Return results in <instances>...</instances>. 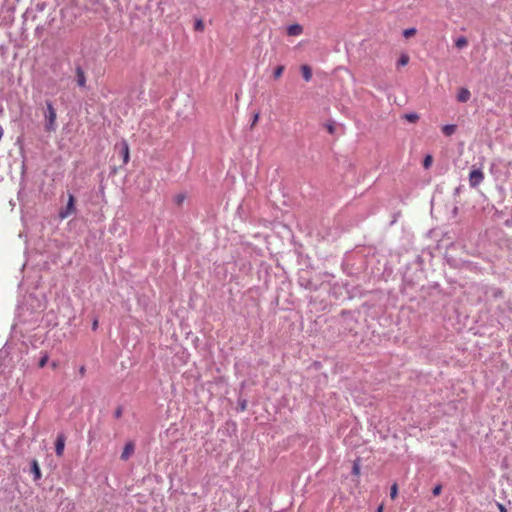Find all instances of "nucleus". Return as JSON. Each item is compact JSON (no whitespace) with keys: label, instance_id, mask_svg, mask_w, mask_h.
I'll return each instance as SVG.
<instances>
[{"label":"nucleus","instance_id":"nucleus-31","mask_svg":"<svg viewBox=\"0 0 512 512\" xmlns=\"http://www.w3.org/2000/svg\"><path fill=\"white\" fill-rule=\"evenodd\" d=\"M326 128L330 134H334L335 132V126L333 123H327Z\"/></svg>","mask_w":512,"mask_h":512},{"label":"nucleus","instance_id":"nucleus-29","mask_svg":"<svg viewBox=\"0 0 512 512\" xmlns=\"http://www.w3.org/2000/svg\"><path fill=\"white\" fill-rule=\"evenodd\" d=\"M441 491H442V486L436 485L432 490V494H433V496H439Z\"/></svg>","mask_w":512,"mask_h":512},{"label":"nucleus","instance_id":"nucleus-5","mask_svg":"<svg viewBox=\"0 0 512 512\" xmlns=\"http://www.w3.org/2000/svg\"><path fill=\"white\" fill-rule=\"evenodd\" d=\"M75 80L80 88H86V75L79 63L75 64Z\"/></svg>","mask_w":512,"mask_h":512},{"label":"nucleus","instance_id":"nucleus-7","mask_svg":"<svg viewBox=\"0 0 512 512\" xmlns=\"http://www.w3.org/2000/svg\"><path fill=\"white\" fill-rule=\"evenodd\" d=\"M65 442H66V436L64 435V433H59L57 435L56 441H55V454L58 457H61L64 453Z\"/></svg>","mask_w":512,"mask_h":512},{"label":"nucleus","instance_id":"nucleus-3","mask_svg":"<svg viewBox=\"0 0 512 512\" xmlns=\"http://www.w3.org/2000/svg\"><path fill=\"white\" fill-rule=\"evenodd\" d=\"M115 150H117L121 155L123 164H127L130 159V150L128 142L123 139L121 142L115 144Z\"/></svg>","mask_w":512,"mask_h":512},{"label":"nucleus","instance_id":"nucleus-32","mask_svg":"<svg viewBox=\"0 0 512 512\" xmlns=\"http://www.w3.org/2000/svg\"><path fill=\"white\" fill-rule=\"evenodd\" d=\"M359 472H360L359 464L355 462L354 465H353V468H352V473L355 474V475H358Z\"/></svg>","mask_w":512,"mask_h":512},{"label":"nucleus","instance_id":"nucleus-15","mask_svg":"<svg viewBox=\"0 0 512 512\" xmlns=\"http://www.w3.org/2000/svg\"><path fill=\"white\" fill-rule=\"evenodd\" d=\"M457 126L455 124H446L442 127V132L445 136H451L455 133Z\"/></svg>","mask_w":512,"mask_h":512},{"label":"nucleus","instance_id":"nucleus-22","mask_svg":"<svg viewBox=\"0 0 512 512\" xmlns=\"http://www.w3.org/2000/svg\"><path fill=\"white\" fill-rule=\"evenodd\" d=\"M502 165V161H495L490 166V171L493 175H496L498 173L499 166Z\"/></svg>","mask_w":512,"mask_h":512},{"label":"nucleus","instance_id":"nucleus-21","mask_svg":"<svg viewBox=\"0 0 512 512\" xmlns=\"http://www.w3.org/2000/svg\"><path fill=\"white\" fill-rule=\"evenodd\" d=\"M416 32H417V30H416V28H414V27L407 28V29H405V30L403 31V36H404L405 38H409V37H411V36L415 35V34H416Z\"/></svg>","mask_w":512,"mask_h":512},{"label":"nucleus","instance_id":"nucleus-16","mask_svg":"<svg viewBox=\"0 0 512 512\" xmlns=\"http://www.w3.org/2000/svg\"><path fill=\"white\" fill-rule=\"evenodd\" d=\"M403 118L410 123H415L419 120V115L415 112H410V113L404 114Z\"/></svg>","mask_w":512,"mask_h":512},{"label":"nucleus","instance_id":"nucleus-17","mask_svg":"<svg viewBox=\"0 0 512 512\" xmlns=\"http://www.w3.org/2000/svg\"><path fill=\"white\" fill-rule=\"evenodd\" d=\"M468 44V41L467 39L464 37V36H461L459 37L456 41H455V46L458 48V49H462L464 47H466Z\"/></svg>","mask_w":512,"mask_h":512},{"label":"nucleus","instance_id":"nucleus-8","mask_svg":"<svg viewBox=\"0 0 512 512\" xmlns=\"http://www.w3.org/2000/svg\"><path fill=\"white\" fill-rule=\"evenodd\" d=\"M30 473L33 475V480L38 482L42 478L41 469L36 459L30 461Z\"/></svg>","mask_w":512,"mask_h":512},{"label":"nucleus","instance_id":"nucleus-24","mask_svg":"<svg viewBox=\"0 0 512 512\" xmlns=\"http://www.w3.org/2000/svg\"><path fill=\"white\" fill-rule=\"evenodd\" d=\"M398 495V486L397 483H394L390 488V497L391 499H395Z\"/></svg>","mask_w":512,"mask_h":512},{"label":"nucleus","instance_id":"nucleus-10","mask_svg":"<svg viewBox=\"0 0 512 512\" xmlns=\"http://www.w3.org/2000/svg\"><path fill=\"white\" fill-rule=\"evenodd\" d=\"M135 445L132 441H129L125 444L124 449L121 453V460L126 461L130 458V456L134 453Z\"/></svg>","mask_w":512,"mask_h":512},{"label":"nucleus","instance_id":"nucleus-19","mask_svg":"<svg viewBox=\"0 0 512 512\" xmlns=\"http://www.w3.org/2000/svg\"><path fill=\"white\" fill-rule=\"evenodd\" d=\"M18 2L19 0H4V6L7 8V10L13 11Z\"/></svg>","mask_w":512,"mask_h":512},{"label":"nucleus","instance_id":"nucleus-30","mask_svg":"<svg viewBox=\"0 0 512 512\" xmlns=\"http://www.w3.org/2000/svg\"><path fill=\"white\" fill-rule=\"evenodd\" d=\"M45 7H46L45 2H39V3H37V4L35 5V9H36L38 12H42V11H44Z\"/></svg>","mask_w":512,"mask_h":512},{"label":"nucleus","instance_id":"nucleus-35","mask_svg":"<svg viewBox=\"0 0 512 512\" xmlns=\"http://www.w3.org/2000/svg\"><path fill=\"white\" fill-rule=\"evenodd\" d=\"M506 227H512V217L504 221Z\"/></svg>","mask_w":512,"mask_h":512},{"label":"nucleus","instance_id":"nucleus-14","mask_svg":"<svg viewBox=\"0 0 512 512\" xmlns=\"http://www.w3.org/2000/svg\"><path fill=\"white\" fill-rule=\"evenodd\" d=\"M302 77L306 82H309L312 79V70L308 65L301 66Z\"/></svg>","mask_w":512,"mask_h":512},{"label":"nucleus","instance_id":"nucleus-11","mask_svg":"<svg viewBox=\"0 0 512 512\" xmlns=\"http://www.w3.org/2000/svg\"><path fill=\"white\" fill-rule=\"evenodd\" d=\"M303 32V27L300 24H291L287 28L289 36H299Z\"/></svg>","mask_w":512,"mask_h":512},{"label":"nucleus","instance_id":"nucleus-38","mask_svg":"<svg viewBox=\"0 0 512 512\" xmlns=\"http://www.w3.org/2000/svg\"><path fill=\"white\" fill-rule=\"evenodd\" d=\"M97 327H98V321H97V320H94V321H93V324H92V329H93V330H96V329H97Z\"/></svg>","mask_w":512,"mask_h":512},{"label":"nucleus","instance_id":"nucleus-20","mask_svg":"<svg viewBox=\"0 0 512 512\" xmlns=\"http://www.w3.org/2000/svg\"><path fill=\"white\" fill-rule=\"evenodd\" d=\"M408 62H409V56L407 54H402L397 61V65L405 66L408 64Z\"/></svg>","mask_w":512,"mask_h":512},{"label":"nucleus","instance_id":"nucleus-1","mask_svg":"<svg viewBox=\"0 0 512 512\" xmlns=\"http://www.w3.org/2000/svg\"><path fill=\"white\" fill-rule=\"evenodd\" d=\"M46 110L44 112V128L47 132H54L56 130V109L53 106L52 101L46 100Z\"/></svg>","mask_w":512,"mask_h":512},{"label":"nucleus","instance_id":"nucleus-23","mask_svg":"<svg viewBox=\"0 0 512 512\" xmlns=\"http://www.w3.org/2000/svg\"><path fill=\"white\" fill-rule=\"evenodd\" d=\"M186 199V195L184 193H179L177 194L175 197H174V202L177 204V205H181L184 200Z\"/></svg>","mask_w":512,"mask_h":512},{"label":"nucleus","instance_id":"nucleus-25","mask_svg":"<svg viewBox=\"0 0 512 512\" xmlns=\"http://www.w3.org/2000/svg\"><path fill=\"white\" fill-rule=\"evenodd\" d=\"M247 408V400L239 398L238 400V409L240 411H245Z\"/></svg>","mask_w":512,"mask_h":512},{"label":"nucleus","instance_id":"nucleus-13","mask_svg":"<svg viewBox=\"0 0 512 512\" xmlns=\"http://www.w3.org/2000/svg\"><path fill=\"white\" fill-rule=\"evenodd\" d=\"M48 361H49V353L44 350L40 351L37 366L39 368H43L47 365Z\"/></svg>","mask_w":512,"mask_h":512},{"label":"nucleus","instance_id":"nucleus-28","mask_svg":"<svg viewBox=\"0 0 512 512\" xmlns=\"http://www.w3.org/2000/svg\"><path fill=\"white\" fill-rule=\"evenodd\" d=\"M122 414H123V408H122V406H118L116 408V410L114 411V417L116 419H119V418H121Z\"/></svg>","mask_w":512,"mask_h":512},{"label":"nucleus","instance_id":"nucleus-26","mask_svg":"<svg viewBox=\"0 0 512 512\" xmlns=\"http://www.w3.org/2000/svg\"><path fill=\"white\" fill-rule=\"evenodd\" d=\"M432 161H433L432 156H431V155H427V156L424 158L423 166H424L425 168H429V167L431 166V164H432Z\"/></svg>","mask_w":512,"mask_h":512},{"label":"nucleus","instance_id":"nucleus-6","mask_svg":"<svg viewBox=\"0 0 512 512\" xmlns=\"http://www.w3.org/2000/svg\"><path fill=\"white\" fill-rule=\"evenodd\" d=\"M298 284L310 291H317L319 289V285L317 283H314L310 278H306L303 275L298 277Z\"/></svg>","mask_w":512,"mask_h":512},{"label":"nucleus","instance_id":"nucleus-39","mask_svg":"<svg viewBox=\"0 0 512 512\" xmlns=\"http://www.w3.org/2000/svg\"><path fill=\"white\" fill-rule=\"evenodd\" d=\"M50 365H51L52 369H56L58 367V363L56 361H52L50 363Z\"/></svg>","mask_w":512,"mask_h":512},{"label":"nucleus","instance_id":"nucleus-12","mask_svg":"<svg viewBox=\"0 0 512 512\" xmlns=\"http://www.w3.org/2000/svg\"><path fill=\"white\" fill-rule=\"evenodd\" d=\"M471 93L467 88H461L457 94V100L461 103L469 101Z\"/></svg>","mask_w":512,"mask_h":512},{"label":"nucleus","instance_id":"nucleus-36","mask_svg":"<svg viewBox=\"0 0 512 512\" xmlns=\"http://www.w3.org/2000/svg\"><path fill=\"white\" fill-rule=\"evenodd\" d=\"M463 186L459 185L458 187L455 188L454 190V195H458L460 194L461 190H462Z\"/></svg>","mask_w":512,"mask_h":512},{"label":"nucleus","instance_id":"nucleus-9","mask_svg":"<svg viewBox=\"0 0 512 512\" xmlns=\"http://www.w3.org/2000/svg\"><path fill=\"white\" fill-rule=\"evenodd\" d=\"M50 70L56 76L64 75V72H63V61L61 59H59V58L54 59L52 61V63L50 64Z\"/></svg>","mask_w":512,"mask_h":512},{"label":"nucleus","instance_id":"nucleus-40","mask_svg":"<svg viewBox=\"0 0 512 512\" xmlns=\"http://www.w3.org/2000/svg\"><path fill=\"white\" fill-rule=\"evenodd\" d=\"M383 510H384V507H383V504H381V505H379V506L377 507V509H376V511H375V512H383Z\"/></svg>","mask_w":512,"mask_h":512},{"label":"nucleus","instance_id":"nucleus-37","mask_svg":"<svg viewBox=\"0 0 512 512\" xmlns=\"http://www.w3.org/2000/svg\"><path fill=\"white\" fill-rule=\"evenodd\" d=\"M85 372H86L85 367H84V366H81V367H80V369H79V373H80V375H81V376H84Z\"/></svg>","mask_w":512,"mask_h":512},{"label":"nucleus","instance_id":"nucleus-27","mask_svg":"<svg viewBox=\"0 0 512 512\" xmlns=\"http://www.w3.org/2000/svg\"><path fill=\"white\" fill-rule=\"evenodd\" d=\"M194 28L195 30L197 31H202L204 29V23L201 19H198L195 21V25H194Z\"/></svg>","mask_w":512,"mask_h":512},{"label":"nucleus","instance_id":"nucleus-2","mask_svg":"<svg viewBox=\"0 0 512 512\" xmlns=\"http://www.w3.org/2000/svg\"><path fill=\"white\" fill-rule=\"evenodd\" d=\"M67 196H68V200H67L66 206L61 208L58 213V217L60 220H64L76 213V206H75L76 199H75L74 195L72 193L68 192Z\"/></svg>","mask_w":512,"mask_h":512},{"label":"nucleus","instance_id":"nucleus-33","mask_svg":"<svg viewBox=\"0 0 512 512\" xmlns=\"http://www.w3.org/2000/svg\"><path fill=\"white\" fill-rule=\"evenodd\" d=\"M258 120H259V113L257 112L253 115L252 122H251V128L254 127V125L257 123Z\"/></svg>","mask_w":512,"mask_h":512},{"label":"nucleus","instance_id":"nucleus-34","mask_svg":"<svg viewBox=\"0 0 512 512\" xmlns=\"http://www.w3.org/2000/svg\"><path fill=\"white\" fill-rule=\"evenodd\" d=\"M497 507L499 509V512H508L507 508L503 504H501L499 502H497Z\"/></svg>","mask_w":512,"mask_h":512},{"label":"nucleus","instance_id":"nucleus-18","mask_svg":"<svg viewBox=\"0 0 512 512\" xmlns=\"http://www.w3.org/2000/svg\"><path fill=\"white\" fill-rule=\"evenodd\" d=\"M285 70V66L284 65H278L274 71H273V78L274 79H278L281 77V75L283 74Z\"/></svg>","mask_w":512,"mask_h":512},{"label":"nucleus","instance_id":"nucleus-4","mask_svg":"<svg viewBox=\"0 0 512 512\" xmlns=\"http://www.w3.org/2000/svg\"><path fill=\"white\" fill-rule=\"evenodd\" d=\"M484 179V174L481 169L474 168L469 173V184L471 187H477Z\"/></svg>","mask_w":512,"mask_h":512}]
</instances>
